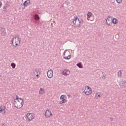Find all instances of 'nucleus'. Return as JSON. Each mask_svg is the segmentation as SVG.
Segmentation results:
<instances>
[{"label": "nucleus", "instance_id": "nucleus-1", "mask_svg": "<svg viewBox=\"0 0 126 126\" xmlns=\"http://www.w3.org/2000/svg\"><path fill=\"white\" fill-rule=\"evenodd\" d=\"M24 105V100L21 98H19L18 95H16L14 100V106L16 109H21Z\"/></svg>", "mask_w": 126, "mask_h": 126}, {"label": "nucleus", "instance_id": "nucleus-2", "mask_svg": "<svg viewBox=\"0 0 126 126\" xmlns=\"http://www.w3.org/2000/svg\"><path fill=\"white\" fill-rule=\"evenodd\" d=\"M20 42H21V39L19 36H15L12 39V43L13 47H17L20 45Z\"/></svg>", "mask_w": 126, "mask_h": 126}, {"label": "nucleus", "instance_id": "nucleus-3", "mask_svg": "<svg viewBox=\"0 0 126 126\" xmlns=\"http://www.w3.org/2000/svg\"><path fill=\"white\" fill-rule=\"evenodd\" d=\"M39 74H40V69L35 68L32 72V76H34L35 79H39Z\"/></svg>", "mask_w": 126, "mask_h": 126}, {"label": "nucleus", "instance_id": "nucleus-4", "mask_svg": "<svg viewBox=\"0 0 126 126\" xmlns=\"http://www.w3.org/2000/svg\"><path fill=\"white\" fill-rule=\"evenodd\" d=\"M84 93L87 96H89L92 94V89L89 86H86L85 87Z\"/></svg>", "mask_w": 126, "mask_h": 126}, {"label": "nucleus", "instance_id": "nucleus-5", "mask_svg": "<svg viewBox=\"0 0 126 126\" xmlns=\"http://www.w3.org/2000/svg\"><path fill=\"white\" fill-rule=\"evenodd\" d=\"M63 59L65 60H70L71 57L70 56V52L69 51L66 50L63 53Z\"/></svg>", "mask_w": 126, "mask_h": 126}, {"label": "nucleus", "instance_id": "nucleus-6", "mask_svg": "<svg viewBox=\"0 0 126 126\" xmlns=\"http://www.w3.org/2000/svg\"><path fill=\"white\" fill-rule=\"evenodd\" d=\"M44 116L47 119H50L53 117V113L50 109H47L44 112Z\"/></svg>", "mask_w": 126, "mask_h": 126}, {"label": "nucleus", "instance_id": "nucleus-7", "mask_svg": "<svg viewBox=\"0 0 126 126\" xmlns=\"http://www.w3.org/2000/svg\"><path fill=\"white\" fill-rule=\"evenodd\" d=\"M67 97L65 94H62L60 96V100H61L60 101V104H63L64 103H67V99H66Z\"/></svg>", "mask_w": 126, "mask_h": 126}, {"label": "nucleus", "instance_id": "nucleus-8", "mask_svg": "<svg viewBox=\"0 0 126 126\" xmlns=\"http://www.w3.org/2000/svg\"><path fill=\"white\" fill-rule=\"evenodd\" d=\"M47 75L48 78H52L53 76H54V72L53 71V70L52 69L49 70L47 71Z\"/></svg>", "mask_w": 126, "mask_h": 126}, {"label": "nucleus", "instance_id": "nucleus-9", "mask_svg": "<svg viewBox=\"0 0 126 126\" xmlns=\"http://www.w3.org/2000/svg\"><path fill=\"white\" fill-rule=\"evenodd\" d=\"M27 118L28 121H32V120L34 118V114L30 113H27Z\"/></svg>", "mask_w": 126, "mask_h": 126}, {"label": "nucleus", "instance_id": "nucleus-10", "mask_svg": "<svg viewBox=\"0 0 126 126\" xmlns=\"http://www.w3.org/2000/svg\"><path fill=\"white\" fill-rule=\"evenodd\" d=\"M106 24H107V25H108V26H112V24H113L112 18L108 17L107 18Z\"/></svg>", "mask_w": 126, "mask_h": 126}, {"label": "nucleus", "instance_id": "nucleus-11", "mask_svg": "<svg viewBox=\"0 0 126 126\" xmlns=\"http://www.w3.org/2000/svg\"><path fill=\"white\" fill-rule=\"evenodd\" d=\"M6 107L3 106H0V114H5L6 113Z\"/></svg>", "mask_w": 126, "mask_h": 126}, {"label": "nucleus", "instance_id": "nucleus-12", "mask_svg": "<svg viewBox=\"0 0 126 126\" xmlns=\"http://www.w3.org/2000/svg\"><path fill=\"white\" fill-rule=\"evenodd\" d=\"M70 74V71L67 69H65L62 72L63 75H64L65 76L69 75Z\"/></svg>", "mask_w": 126, "mask_h": 126}, {"label": "nucleus", "instance_id": "nucleus-13", "mask_svg": "<svg viewBox=\"0 0 126 126\" xmlns=\"http://www.w3.org/2000/svg\"><path fill=\"white\" fill-rule=\"evenodd\" d=\"M30 3H31L30 0H26L23 3V5H24V9H25V7H26V6H29L30 5Z\"/></svg>", "mask_w": 126, "mask_h": 126}, {"label": "nucleus", "instance_id": "nucleus-14", "mask_svg": "<svg viewBox=\"0 0 126 126\" xmlns=\"http://www.w3.org/2000/svg\"><path fill=\"white\" fill-rule=\"evenodd\" d=\"M75 20H74L73 21V24H74L75 25H77V23L76 22V21H78L79 23H80V21H79V19H78V18L77 17V16H75L74 17Z\"/></svg>", "mask_w": 126, "mask_h": 126}, {"label": "nucleus", "instance_id": "nucleus-15", "mask_svg": "<svg viewBox=\"0 0 126 126\" xmlns=\"http://www.w3.org/2000/svg\"><path fill=\"white\" fill-rule=\"evenodd\" d=\"M39 94L40 95H43L45 94V90L43 88H40L39 89Z\"/></svg>", "mask_w": 126, "mask_h": 126}, {"label": "nucleus", "instance_id": "nucleus-16", "mask_svg": "<svg viewBox=\"0 0 126 126\" xmlns=\"http://www.w3.org/2000/svg\"><path fill=\"white\" fill-rule=\"evenodd\" d=\"M92 15H93V14L91 12H89L87 14V20H90L91 16H92Z\"/></svg>", "mask_w": 126, "mask_h": 126}, {"label": "nucleus", "instance_id": "nucleus-17", "mask_svg": "<svg viewBox=\"0 0 126 126\" xmlns=\"http://www.w3.org/2000/svg\"><path fill=\"white\" fill-rule=\"evenodd\" d=\"M34 20H36V21H39L40 20V17H39V15L38 14H35L34 16Z\"/></svg>", "mask_w": 126, "mask_h": 126}, {"label": "nucleus", "instance_id": "nucleus-18", "mask_svg": "<svg viewBox=\"0 0 126 126\" xmlns=\"http://www.w3.org/2000/svg\"><path fill=\"white\" fill-rule=\"evenodd\" d=\"M112 23H113V24H114L115 25L118 24V19L116 18H113L112 19Z\"/></svg>", "mask_w": 126, "mask_h": 126}, {"label": "nucleus", "instance_id": "nucleus-19", "mask_svg": "<svg viewBox=\"0 0 126 126\" xmlns=\"http://www.w3.org/2000/svg\"><path fill=\"white\" fill-rule=\"evenodd\" d=\"M101 97V94L100 93H96L95 94L96 99H99Z\"/></svg>", "mask_w": 126, "mask_h": 126}, {"label": "nucleus", "instance_id": "nucleus-20", "mask_svg": "<svg viewBox=\"0 0 126 126\" xmlns=\"http://www.w3.org/2000/svg\"><path fill=\"white\" fill-rule=\"evenodd\" d=\"M77 66H78V67H79L80 68H82L83 66H82V64L81 63H78L77 64Z\"/></svg>", "mask_w": 126, "mask_h": 126}, {"label": "nucleus", "instance_id": "nucleus-21", "mask_svg": "<svg viewBox=\"0 0 126 126\" xmlns=\"http://www.w3.org/2000/svg\"><path fill=\"white\" fill-rule=\"evenodd\" d=\"M11 66H12L13 68H15V67L16 66V64H15V63H11Z\"/></svg>", "mask_w": 126, "mask_h": 126}, {"label": "nucleus", "instance_id": "nucleus-22", "mask_svg": "<svg viewBox=\"0 0 126 126\" xmlns=\"http://www.w3.org/2000/svg\"><path fill=\"white\" fill-rule=\"evenodd\" d=\"M116 1L117 2V3H122V2H123V0H116Z\"/></svg>", "mask_w": 126, "mask_h": 126}, {"label": "nucleus", "instance_id": "nucleus-23", "mask_svg": "<svg viewBox=\"0 0 126 126\" xmlns=\"http://www.w3.org/2000/svg\"><path fill=\"white\" fill-rule=\"evenodd\" d=\"M118 74L120 75V76H122V71H119Z\"/></svg>", "mask_w": 126, "mask_h": 126}, {"label": "nucleus", "instance_id": "nucleus-24", "mask_svg": "<svg viewBox=\"0 0 126 126\" xmlns=\"http://www.w3.org/2000/svg\"><path fill=\"white\" fill-rule=\"evenodd\" d=\"M1 6H2V2L0 1V8H1Z\"/></svg>", "mask_w": 126, "mask_h": 126}, {"label": "nucleus", "instance_id": "nucleus-25", "mask_svg": "<svg viewBox=\"0 0 126 126\" xmlns=\"http://www.w3.org/2000/svg\"><path fill=\"white\" fill-rule=\"evenodd\" d=\"M1 126H6V124H2Z\"/></svg>", "mask_w": 126, "mask_h": 126}, {"label": "nucleus", "instance_id": "nucleus-26", "mask_svg": "<svg viewBox=\"0 0 126 126\" xmlns=\"http://www.w3.org/2000/svg\"><path fill=\"white\" fill-rule=\"evenodd\" d=\"M67 96H68V97H70V94H68Z\"/></svg>", "mask_w": 126, "mask_h": 126}]
</instances>
